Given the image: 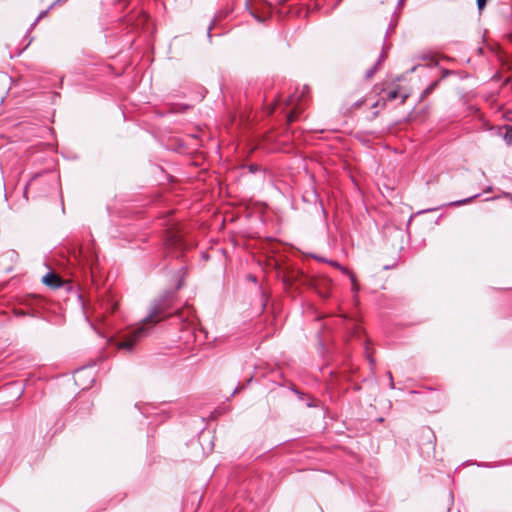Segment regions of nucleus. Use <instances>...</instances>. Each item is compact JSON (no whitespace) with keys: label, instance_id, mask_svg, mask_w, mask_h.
<instances>
[{"label":"nucleus","instance_id":"1","mask_svg":"<svg viewBox=\"0 0 512 512\" xmlns=\"http://www.w3.org/2000/svg\"><path fill=\"white\" fill-rule=\"evenodd\" d=\"M169 308V304L166 298H160L151 305L148 316L143 320L142 325L146 328L154 326L160 322L164 317L162 314Z\"/></svg>","mask_w":512,"mask_h":512},{"label":"nucleus","instance_id":"2","mask_svg":"<svg viewBox=\"0 0 512 512\" xmlns=\"http://www.w3.org/2000/svg\"><path fill=\"white\" fill-rule=\"evenodd\" d=\"M379 94H384L381 98V100H378L372 104V108L381 107L384 108L386 106L387 101H393L398 96H401V104H404L408 95L407 94H400V87L398 84H390L386 87L383 85V87L380 89Z\"/></svg>","mask_w":512,"mask_h":512},{"label":"nucleus","instance_id":"3","mask_svg":"<svg viewBox=\"0 0 512 512\" xmlns=\"http://www.w3.org/2000/svg\"><path fill=\"white\" fill-rule=\"evenodd\" d=\"M146 331L147 330L144 326L134 329L126 335L123 340L117 343V347L119 349L131 350L134 344L145 335Z\"/></svg>","mask_w":512,"mask_h":512},{"label":"nucleus","instance_id":"4","mask_svg":"<svg viewBox=\"0 0 512 512\" xmlns=\"http://www.w3.org/2000/svg\"><path fill=\"white\" fill-rule=\"evenodd\" d=\"M282 278L283 281L289 285H293L295 283L308 285V282L310 280V278L305 276L302 271L295 269H287L286 271H284Z\"/></svg>","mask_w":512,"mask_h":512},{"label":"nucleus","instance_id":"5","mask_svg":"<svg viewBox=\"0 0 512 512\" xmlns=\"http://www.w3.org/2000/svg\"><path fill=\"white\" fill-rule=\"evenodd\" d=\"M250 13L260 22H263L271 13V7L268 4H262L260 2H252L247 4Z\"/></svg>","mask_w":512,"mask_h":512},{"label":"nucleus","instance_id":"6","mask_svg":"<svg viewBox=\"0 0 512 512\" xmlns=\"http://www.w3.org/2000/svg\"><path fill=\"white\" fill-rule=\"evenodd\" d=\"M307 286L316 290V292L321 297L326 298L329 295L331 283H330V280L325 277L310 278Z\"/></svg>","mask_w":512,"mask_h":512},{"label":"nucleus","instance_id":"7","mask_svg":"<svg viewBox=\"0 0 512 512\" xmlns=\"http://www.w3.org/2000/svg\"><path fill=\"white\" fill-rule=\"evenodd\" d=\"M42 281L45 285H47L53 289L59 288L63 285V281H62L61 277L58 274L53 273V272L46 274L42 278Z\"/></svg>","mask_w":512,"mask_h":512},{"label":"nucleus","instance_id":"8","mask_svg":"<svg viewBox=\"0 0 512 512\" xmlns=\"http://www.w3.org/2000/svg\"><path fill=\"white\" fill-rule=\"evenodd\" d=\"M300 111L295 108L293 111H291L288 116H287V123L288 124H291L293 123L294 121H296L298 119V115H299Z\"/></svg>","mask_w":512,"mask_h":512},{"label":"nucleus","instance_id":"9","mask_svg":"<svg viewBox=\"0 0 512 512\" xmlns=\"http://www.w3.org/2000/svg\"><path fill=\"white\" fill-rule=\"evenodd\" d=\"M504 140L507 144H512V126H505Z\"/></svg>","mask_w":512,"mask_h":512},{"label":"nucleus","instance_id":"10","mask_svg":"<svg viewBox=\"0 0 512 512\" xmlns=\"http://www.w3.org/2000/svg\"><path fill=\"white\" fill-rule=\"evenodd\" d=\"M169 241H170L171 245H179L181 243V237L179 235H177L176 233H173L170 236Z\"/></svg>","mask_w":512,"mask_h":512},{"label":"nucleus","instance_id":"11","mask_svg":"<svg viewBox=\"0 0 512 512\" xmlns=\"http://www.w3.org/2000/svg\"><path fill=\"white\" fill-rule=\"evenodd\" d=\"M349 275H350V278H351L353 290L357 291L358 290V283H357L356 277H355V275L353 273H349Z\"/></svg>","mask_w":512,"mask_h":512},{"label":"nucleus","instance_id":"12","mask_svg":"<svg viewBox=\"0 0 512 512\" xmlns=\"http://www.w3.org/2000/svg\"><path fill=\"white\" fill-rule=\"evenodd\" d=\"M487 0H477V5L480 10H482L486 5Z\"/></svg>","mask_w":512,"mask_h":512},{"label":"nucleus","instance_id":"13","mask_svg":"<svg viewBox=\"0 0 512 512\" xmlns=\"http://www.w3.org/2000/svg\"><path fill=\"white\" fill-rule=\"evenodd\" d=\"M78 255H79V257L86 258V255H84L83 249L81 247L79 248Z\"/></svg>","mask_w":512,"mask_h":512}]
</instances>
